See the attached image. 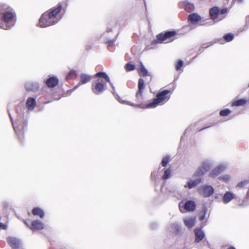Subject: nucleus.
I'll use <instances>...</instances> for the list:
<instances>
[{"label": "nucleus", "mask_w": 249, "mask_h": 249, "mask_svg": "<svg viewBox=\"0 0 249 249\" xmlns=\"http://www.w3.org/2000/svg\"><path fill=\"white\" fill-rule=\"evenodd\" d=\"M61 9V4H58L56 7L52 8L49 11L43 13L39 19L38 26L45 28L57 23L61 18L59 13Z\"/></svg>", "instance_id": "f257e3e1"}, {"label": "nucleus", "mask_w": 249, "mask_h": 249, "mask_svg": "<svg viewBox=\"0 0 249 249\" xmlns=\"http://www.w3.org/2000/svg\"><path fill=\"white\" fill-rule=\"evenodd\" d=\"M15 23V15L13 10L5 4L0 6V28L9 30L14 25Z\"/></svg>", "instance_id": "f03ea898"}, {"label": "nucleus", "mask_w": 249, "mask_h": 249, "mask_svg": "<svg viewBox=\"0 0 249 249\" xmlns=\"http://www.w3.org/2000/svg\"><path fill=\"white\" fill-rule=\"evenodd\" d=\"M20 111V112L17 110L18 118L16 123L13 122V118L9 112L13 128L18 135H19L20 133H23L27 130L28 124L27 122L24 119V114L21 110Z\"/></svg>", "instance_id": "7ed1b4c3"}, {"label": "nucleus", "mask_w": 249, "mask_h": 249, "mask_svg": "<svg viewBox=\"0 0 249 249\" xmlns=\"http://www.w3.org/2000/svg\"><path fill=\"white\" fill-rule=\"evenodd\" d=\"M214 164V161L212 159H208L204 160L197 168L196 171L193 175V177L202 178L205 174L210 170L211 167Z\"/></svg>", "instance_id": "20e7f679"}, {"label": "nucleus", "mask_w": 249, "mask_h": 249, "mask_svg": "<svg viewBox=\"0 0 249 249\" xmlns=\"http://www.w3.org/2000/svg\"><path fill=\"white\" fill-rule=\"evenodd\" d=\"M171 92V90L164 89L161 92L158 93L156 98L154 99L153 101L147 104L145 106L146 108H154L156 107L160 102L166 100H168L170 97H167V94Z\"/></svg>", "instance_id": "39448f33"}, {"label": "nucleus", "mask_w": 249, "mask_h": 249, "mask_svg": "<svg viewBox=\"0 0 249 249\" xmlns=\"http://www.w3.org/2000/svg\"><path fill=\"white\" fill-rule=\"evenodd\" d=\"M106 83L103 80L98 78L92 82L91 89L94 94L99 95L102 93L106 89Z\"/></svg>", "instance_id": "423d86ee"}, {"label": "nucleus", "mask_w": 249, "mask_h": 249, "mask_svg": "<svg viewBox=\"0 0 249 249\" xmlns=\"http://www.w3.org/2000/svg\"><path fill=\"white\" fill-rule=\"evenodd\" d=\"M198 193L204 197H209L214 193L213 187L210 185H203L197 188Z\"/></svg>", "instance_id": "0eeeda50"}, {"label": "nucleus", "mask_w": 249, "mask_h": 249, "mask_svg": "<svg viewBox=\"0 0 249 249\" xmlns=\"http://www.w3.org/2000/svg\"><path fill=\"white\" fill-rule=\"evenodd\" d=\"M176 32L175 31H169L165 32L164 33H160L157 36V39L160 42L165 41V43L171 42L173 39L170 40V38L175 36Z\"/></svg>", "instance_id": "6e6552de"}, {"label": "nucleus", "mask_w": 249, "mask_h": 249, "mask_svg": "<svg viewBox=\"0 0 249 249\" xmlns=\"http://www.w3.org/2000/svg\"><path fill=\"white\" fill-rule=\"evenodd\" d=\"M179 209L181 212L184 213V211H193L196 208L195 203L192 200L187 201L184 204L182 202L178 205Z\"/></svg>", "instance_id": "1a4fd4ad"}, {"label": "nucleus", "mask_w": 249, "mask_h": 249, "mask_svg": "<svg viewBox=\"0 0 249 249\" xmlns=\"http://www.w3.org/2000/svg\"><path fill=\"white\" fill-rule=\"evenodd\" d=\"M167 231L174 235H179L182 233V229L179 224L174 223L167 228Z\"/></svg>", "instance_id": "9d476101"}, {"label": "nucleus", "mask_w": 249, "mask_h": 249, "mask_svg": "<svg viewBox=\"0 0 249 249\" xmlns=\"http://www.w3.org/2000/svg\"><path fill=\"white\" fill-rule=\"evenodd\" d=\"M145 88L144 81L143 79L140 78L138 82V91L136 93V98L137 101L140 103L142 100V92Z\"/></svg>", "instance_id": "9b49d317"}, {"label": "nucleus", "mask_w": 249, "mask_h": 249, "mask_svg": "<svg viewBox=\"0 0 249 249\" xmlns=\"http://www.w3.org/2000/svg\"><path fill=\"white\" fill-rule=\"evenodd\" d=\"M226 166L225 164H220L215 168L212 170L209 174V177L212 178H215L217 177L221 173L226 169Z\"/></svg>", "instance_id": "f8f14e48"}, {"label": "nucleus", "mask_w": 249, "mask_h": 249, "mask_svg": "<svg viewBox=\"0 0 249 249\" xmlns=\"http://www.w3.org/2000/svg\"><path fill=\"white\" fill-rule=\"evenodd\" d=\"M7 242L9 246L12 248L18 249L22 245L21 241L15 237H8L7 238Z\"/></svg>", "instance_id": "ddd939ff"}, {"label": "nucleus", "mask_w": 249, "mask_h": 249, "mask_svg": "<svg viewBox=\"0 0 249 249\" xmlns=\"http://www.w3.org/2000/svg\"><path fill=\"white\" fill-rule=\"evenodd\" d=\"M209 14L211 18L214 22H218L221 20L222 18H219V9L217 7H213L211 8L209 10Z\"/></svg>", "instance_id": "4468645a"}, {"label": "nucleus", "mask_w": 249, "mask_h": 249, "mask_svg": "<svg viewBox=\"0 0 249 249\" xmlns=\"http://www.w3.org/2000/svg\"><path fill=\"white\" fill-rule=\"evenodd\" d=\"M208 209L204 207L202 210L199 212L198 214V218L199 221L202 222V224L206 225V222L209 219L210 213H208Z\"/></svg>", "instance_id": "2eb2a0df"}, {"label": "nucleus", "mask_w": 249, "mask_h": 249, "mask_svg": "<svg viewBox=\"0 0 249 249\" xmlns=\"http://www.w3.org/2000/svg\"><path fill=\"white\" fill-rule=\"evenodd\" d=\"M194 178H196V179H191L189 180L187 184L184 186L185 188H188L191 189L193 188H195L198 184L201 183L202 182V178L201 177H194Z\"/></svg>", "instance_id": "dca6fc26"}, {"label": "nucleus", "mask_w": 249, "mask_h": 249, "mask_svg": "<svg viewBox=\"0 0 249 249\" xmlns=\"http://www.w3.org/2000/svg\"><path fill=\"white\" fill-rule=\"evenodd\" d=\"M25 88L27 91H36L39 89V84L37 82L29 81L25 83Z\"/></svg>", "instance_id": "f3484780"}, {"label": "nucleus", "mask_w": 249, "mask_h": 249, "mask_svg": "<svg viewBox=\"0 0 249 249\" xmlns=\"http://www.w3.org/2000/svg\"><path fill=\"white\" fill-rule=\"evenodd\" d=\"M183 221L185 226L190 229L196 223V218L195 216L186 217L184 218Z\"/></svg>", "instance_id": "a211bd4d"}, {"label": "nucleus", "mask_w": 249, "mask_h": 249, "mask_svg": "<svg viewBox=\"0 0 249 249\" xmlns=\"http://www.w3.org/2000/svg\"><path fill=\"white\" fill-rule=\"evenodd\" d=\"M195 234V242L199 243L203 240L205 236L204 231L201 229L196 228L194 230Z\"/></svg>", "instance_id": "6ab92c4d"}, {"label": "nucleus", "mask_w": 249, "mask_h": 249, "mask_svg": "<svg viewBox=\"0 0 249 249\" xmlns=\"http://www.w3.org/2000/svg\"><path fill=\"white\" fill-rule=\"evenodd\" d=\"M95 76L96 77L103 78L105 79L106 82H107L108 83H109L114 90V92H113L112 93L114 95H115V87L113 86V84L110 82L109 76L105 72H98L97 73H96Z\"/></svg>", "instance_id": "aec40b11"}, {"label": "nucleus", "mask_w": 249, "mask_h": 249, "mask_svg": "<svg viewBox=\"0 0 249 249\" xmlns=\"http://www.w3.org/2000/svg\"><path fill=\"white\" fill-rule=\"evenodd\" d=\"M59 80L55 76L50 77L46 81V84L49 88H54L58 84Z\"/></svg>", "instance_id": "412c9836"}, {"label": "nucleus", "mask_w": 249, "mask_h": 249, "mask_svg": "<svg viewBox=\"0 0 249 249\" xmlns=\"http://www.w3.org/2000/svg\"><path fill=\"white\" fill-rule=\"evenodd\" d=\"M27 225L31 230H40L44 228V224L40 220H34L32 221V224L30 227L27 224Z\"/></svg>", "instance_id": "4be33fe9"}, {"label": "nucleus", "mask_w": 249, "mask_h": 249, "mask_svg": "<svg viewBox=\"0 0 249 249\" xmlns=\"http://www.w3.org/2000/svg\"><path fill=\"white\" fill-rule=\"evenodd\" d=\"M26 106L28 109L33 110L36 106V101L34 98L29 97L27 99Z\"/></svg>", "instance_id": "5701e85b"}, {"label": "nucleus", "mask_w": 249, "mask_h": 249, "mask_svg": "<svg viewBox=\"0 0 249 249\" xmlns=\"http://www.w3.org/2000/svg\"><path fill=\"white\" fill-rule=\"evenodd\" d=\"M234 198V194L227 191L223 196V201L225 204H227L230 202Z\"/></svg>", "instance_id": "b1692460"}, {"label": "nucleus", "mask_w": 249, "mask_h": 249, "mask_svg": "<svg viewBox=\"0 0 249 249\" xmlns=\"http://www.w3.org/2000/svg\"><path fill=\"white\" fill-rule=\"evenodd\" d=\"M32 214L35 216H39L41 218L44 216V211L38 207L34 208L32 211Z\"/></svg>", "instance_id": "393cba45"}, {"label": "nucleus", "mask_w": 249, "mask_h": 249, "mask_svg": "<svg viewBox=\"0 0 249 249\" xmlns=\"http://www.w3.org/2000/svg\"><path fill=\"white\" fill-rule=\"evenodd\" d=\"M180 6L186 11H190L193 10V5L188 1H184L180 3Z\"/></svg>", "instance_id": "a878e982"}, {"label": "nucleus", "mask_w": 249, "mask_h": 249, "mask_svg": "<svg viewBox=\"0 0 249 249\" xmlns=\"http://www.w3.org/2000/svg\"><path fill=\"white\" fill-rule=\"evenodd\" d=\"M188 19L192 22H196L201 20V17L196 13H193L189 15Z\"/></svg>", "instance_id": "bb28decb"}, {"label": "nucleus", "mask_w": 249, "mask_h": 249, "mask_svg": "<svg viewBox=\"0 0 249 249\" xmlns=\"http://www.w3.org/2000/svg\"><path fill=\"white\" fill-rule=\"evenodd\" d=\"M80 79L81 84H85L90 80L91 76L89 74L82 73L80 75Z\"/></svg>", "instance_id": "cd10ccee"}, {"label": "nucleus", "mask_w": 249, "mask_h": 249, "mask_svg": "<svg viewBox=\"0 0 249 249\" xmlns=\"http://www.w3.org/2000/svg\"><path fill=\"white\" fill-rule=\"evenodd\" d=\"M140 66L141 68L139 70L140 75L142 76L147 75L148 74V71L142 62H141Z\"/></svg>", "instance_id": "c85d7f7f"}, {"label": "nucleus", "mask_w": 249, "mask_h": 249, "mask_svg": "<svg viewBox=\"0 0 249 249\" xmlns=\"http://www.w3.org/2000/svg\"><path fill=\"white\" fill-rule=\"evenodd\" d=\"M247 103V100L244 99H241L234 101L233 103V105L236 106H243Z\"/></svg>", "instance_id": "c756f323"}, {"label": "nucleus", "mask_w": 249, "mask_h": 249, "mask_svg": "<svg viewBox=\"0 0 249 249\" xmlns=\"http://www.w3.org/2000/svg\"><path fill=\"white\" fill-rule=\"evenodd\" d=\"M117 96L118 97L117 98V100L118 101L121 103H122V104H126L127 105H129L130 106H133V107H136V106H139L140 105H136V104H134L133 103H130V102H128V101H124L123 100H122L120 97L118 95H117Z\"/></svg>", "instance_id": "7c9ffc66"}, {"label": "nucleus", "mask_w": 249, "mask_h": 249, "mask_svg": "<svg viewBox=\"0 0 249 249\" xmlns=\"http://www.w3.org/2000/svg\"><path fill=\"white\" fill-rule=\"evenodd\" d=\"M170 161V157L169 156H166L163 158L161 163L163 166L165 167Z\"/></svg>", "instance_id": "2f4dec72"}, {"label": "nucleus", "mask_w": 249, "mask_h": 249, "mask_svg": "<svg viewBox=\"0 0 249 249\" xmlns=\"http://www.w3.org/2000/svg\"><path fill=\"white\" fill-rule=\"evenodd\" d=\"M76 76V72L74 71H70L66 76V79L67 80L70 78H73Z\"/></svg>", "instance_id": "473e14b6"}, {"label": "nucleus", "mask_w": 249, "mask_h": 249, "mask_svg": "<svg viewBox=\"0 0 249 249\" xmlns=\"http://www.w3.org/2000/svg\"><path fill=\"white\" fill-rule=\"evenodd\" d=\"M234 36L231 33L227 34L224 36V38L227 42H230L233 40Z\"/></svg>", "instance_id": "72a5a7b5"}, {"label": "nucleus", "mask_w": 249, "mask_h": 249, "mask_svg": "<svg viewBox=\"0 0 249 249\" xmlns=\"http://www.w3.org/2000/svg\"><path fill=\"white\" fill-rule=\"evenodd\" d=\"M171 175V170L170 169H166L164 173L162 178L163 179H167L170 178Z\"/></svg>", "instance_id": "f704fd0d"}, {"label": "nucleus", "mask_w": 249, "mask_h": 249, "mask_svg": "<svg viewBox=\"0 0 249 249\" xmlns=\"http://www.w3.org/2000/svg\"><path fill=\"white\" fill-rule=\"evenodd\" d=\"M125 68L127 71H131L135 69V66L130 63H127L125 66Z\"/></svg>", "instance_id": "c9c22d12"}, {"label": "nucleus", "mask_w": 249, "mask_h": 249, "mask_svg": "<svg viewBox=\"0 0 249 249\" xmlns=\"http://www.w3.org/2000/svg\"><path fill=\"white\" fill-rule=\"evenodd\" d=\"M231 111L229 109L226 108L221 110L220 111L219 114L221 116H227L231 113Z\"/></svg>", "instance_id": "e433bc0d"}, {"label": "nucleus", "mask_w": 249, "mask_h": 249, "mask_svg": "<svg viewBox=\"0 0 249 249\" xmlns=\"http://www.w3.org/2000/svg\"><path fill=\"white\" fill-rule=\"evenodd\" d=\"M249 182V180H245L239 182L236 185L237 187L242 188L247 185Z\"/></svg>", "instance_id": "4c0bfd02"}, {"label": "nucleus", "mask_w": 249, "mask_h": 249, "mask_svg": "<svg viewBox=\"0 0 249 249\" xmlns=\"http://www.w3.org/2000/svg\"><path fill=\"white\" fill-rule=\"evenodd\" d=\"M219 178L225 182H228L230 180V176L228 175H224L223 176H220Z\"/></svg>", "instance_id": "58836bf2"}, {"label": "nucleus", "mask_w": 249, "mask_h": 249, "mask_svg": "<svg viewBox=\"0 0 249 249\" xmlns=\"http://www.w3.org/2000/svg\"><path fill=\"white\" fill-rule=\"evenodd\" d=\"M183 62L181 60H179L176 65V70L177 71L180 70V68L182 67Z\"/></svg>", "instance_id": "ea45409f"}, {"label": "nucleus", "mask_w": 249, "mask_h": 249, "mask_svg": "<svg viewBox=\"0 0 249 249\" xmlns=\"http://www.w3.org/2000/svg\"><path fill=\"white\" fill-rule=\"evenodd\" d=\"M157 176V172H153L151 174V177L152 179H155Z\"/></svg>", "instance_id": "a19ab883"}, {"label": "nucleus", "mask_w": 249, "mask_h": 249, "mask_svg": "<svg viewBox=\"0 0 249 249\" xmlns=\"http://www.w3.org/2000/svg\"><path fill=\"white\" fill-rule=\"evenodd\" d=\"M227 12V8H222L220 10H219V14L223 15L226 13Z\"/></svg>", "instance_id": "79ce46f5"}, {"label": "nucleus", "mask_w": 249, "mask_h": 249, "mask_svg": "<svg viewBox=\"0 0 249 249\" xmlns=\"http://www.w3.org/2000/svg\"><path fill=\"white\" fill-rule=\"evenodd\" d=\"M189 131V128H187L186 129L184 132V134H183V136L181 138V139H180V142H182V141H183V139L184 138V137L185 136V135H186V134H187L188 133V132Z\"/></svg>", "instance_id": "37998d69"}, {"label": "nucleus", "mask_w": 249, "mask_h": 249, "mask_svg": "<svg viewBox=\"0 0 249 249\" xmlns=\"http://www.w3.org/2000/svg\"><path fill=\"white\" fill-rule=\"evenodd\" d=\"M249 205V200H246L245 201H243V203L242 204V205L244 206H248Z\"/></svg>", "instance_id": "c03bdc74"}, {"label": "nucleus", "mask_w": 249, "mask_h": 249, "mask_svg": "<svg viewBox=\"0 0 249 249\" xmlns=\"http://www.w3.org/2000/svg\"><path fill=\"white\" fill-rule=\"evenodd\" d=\"M7 226L3 224L0 222V228L1 229L5 230L6 229Z\"/></svg>", "instance_id": "a18cd8bd"}, {"label": "nucleus", "mask_w": 249, "mask_h": 249, "mask_svg": "<svg viewBox=\"0 0 249 249\" xmlns=\"http://www.w3.org/2000/svg\"><path fill=\"white\" fill-rule=\"evenodd\" d=\"M157 225H158V224L157 223H154L151 224V227L152 229H154L157 227Z\"/></svg>", "instance_id": "49530a36"}, {"label": "nucleus", "mask_w": 249, "mask_h": 249, "mask_svg": "<svg viewBox=\"0 0 249 249\" xmlns=\"http://www.w3.org/2000/svg\"><path fill=\"white\" fill-rule=\"evenodd\" d=\"M3 207L5 208L9 206V204L7 202H4L3 203Z\"/></svg>", "instance_id": "de8ad7c7"}, {"label": "nucleus", "mask_w": 249, "mask_h": 249, "mask_svg": "<svg viewBox=\"0 0 249 249\" xmlns=\"http://www.w3.org/2000/svg\"><path fill=\"white\" fill-rule=\"evenodd\" d=\"M114 42V40H108L107 41V43L108 44H112Z\"/></svg>", "instance_id": "09e8293b"}, {"label": "nucleus", "mask_w": 249, "mask_h": 249, "mask_svg": "<svg viewBox=\"0 0 249 249\" xmlns=\"http://www.w3.org/2000/svg\"><path fill=\"white\" fill-rule=\"evenodd\" d=\"M233 0L236 2H237L239 3H241L243 1V0Z\"/></svg>", "instance_id": "8fccbe9b"}, {"label": "nucleus", "mask_w": 249, "mask_h": 249, "mask_svg": "<svg viewBox=\"0 0 249 249\" xmlns=\"http://www.w3.org/2000/svg\"><path fill=\"white\" fill-rule=\"evenodd\" d=\"M228 249H236L233 246H231L228 248Z\"/></svg>", "instance_id": "3c124183"}, {"label": "nucleus", "mask_w": 249, "mask_h": 249, "mask_svg": "<svg viewBox=\"0 0 249 249\" xmlns=\"http://www.w3.org/2000/svg\"><path fill=\"white\" fill-rule=\"evenodd\" d=\"M214 198H215V199H217V198H218V196H214Z\"/></svg>", "instance_id": "603ef678"}, {"label": "nucleus", "mask_w": 249, "mask_h": 249, "mask_svg": "<svg viewBox=\"0 0 249 249\" xmlns=\"http://www.w3.org/2000/svg\"><path fill=\"white\" fill-rule=\"evenodd\" d=\"M248 86L249 87V85H248Z\"/></svg>", "instance_id": "864d4df0"}]
</instances>
